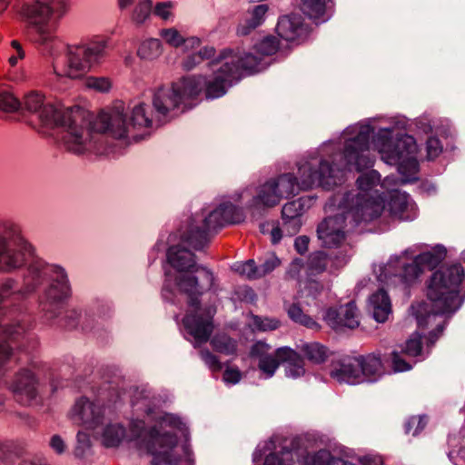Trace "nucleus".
I'll return each mask as SVG.
<instances>
[{
    "instance_id": "1",
    "label": "nucleus",
    "mask_w": 465,
    "mask_h": 465,
    "mask_svg": "<svg viewBox=\"0 0 465 465\" xmlns=\"http://www.w3.org/2000/svg\"><path fill=\"white\" fill-rule=\"evenodd\" d=\"M349 133L355 135L345 140L343 152L333 154L331 161L312 157L310 161L297 163L298 176L286 173L261 185L249 205L252 214H261L262 210L279 204L282 198L292 197L301 190H309L315 185L331 190L343 182L346 170L361 172L371 167L370 138L374 133L373 126L351 127Z\"/></svg>"
},
{
    "instance_id": "2",
    "label": "nucleus",
    "mask_w": 465,
    "mask_h": 465,
    "mask_svg": "<svg viewBox=\"0 0 465 465\" xmlns=\"http://www.w3.org/2000/svg\"><path fill=\"white\" fill-rule=\"evenodd\" d=\"M465 272L460 263L440 266L427 282V300L411 304L412 314L420 328L435 324L429 332L428 345H434L444 331L447 318L462 304L460 287Z\"/></svg>"
},
{
    "instance_id": "3",
    "label": "nucleus",
    "mask_w": 465,
    "mask_h": 465,
    "mask_svg": "<svg viewBox=\"0 0 465 465\" xmlns=\"http://www.w3.org/2000/svg\"><path fill=\"white\" fill-rule=\"evenodd\" d=\"M212 79L203 75L183 76L171 86H161L154 91L153 106L157 114L159 125L174 116L192 109L193 100L204 90L207 99L223 96L228 87L239 82L237 69L231 64L220 63Z\"/></svg>"
},
{
    "instance_id": "4",
    "label": "nucleus",
    "mask_w": 465,
    "mask_h": 465,
    "mask_svg": "<svg viewBox=\"0 0 465 465\" xmlns=\"http://www.w3.org/2000/svg\"><path fill=\"white\" fill-rule=\"evenodd\" d=\"M353 193H336L330 203L338 207L339 213L324 218L317 226V236L325 248H337L346 239V233L361 223H370L382 213L381 203L355 200Z\"/></svg>"
},
{
    "instance_id": "5",
    "label": "nucleus",
    "mask_w": 465,
    "mask_h": 465,
    "mask_svg": "<svg viewBox=\"0 0 465 465\" xmlns=\"http://www.w3.org/2000/svg\"><path fill=\"white\" fill-rule=\"evenodd\" d=\"M68 0H34L24 3L19 10L27 22L29 39L54 56L64 49V44L54 35L49 21L61 18L67 10Z\"/></svg>"
},
{
    "instance_id": "6",
    "label": "nucleus",
    "mask_w": 465,
    "mask_h": 465,
    "mask_svg": "<svg viewBox=\"0 0 465 465\" xmlns=\"http://www.w3.org/2000/svg\"><path fill=\"white\" fill-rule=\"evenodd\" d=\"M24 110L37 114L40 121L47 126L66 128L69 134L66 138L69 148L74 152H82L84 138L77 124L79 123L80 128L89 124L86 110L80 106L60 109L50 102H45L44 95L37 92L25 96L20 111Z\"/></svg>"
},
{
    "instance_id": "7",
    "label": "nucleus",
    "mask_w": 465,
    "mask_h": 465,
    "mask_svg": "<svg viewBox=\"0 0 465 465\" xmlns=\"http://www.w3.org/2000/svg\"><path fill=\"white\" fill-rule=\"evenodd\" d=\"M167 261L179 274L175 285L181 293L190 297V303L196 305L198 296L210 291L213 286V272L195 261V254L182 244L172 245L166 253Z\"/></svg>"
},
{
    "instance_id": "8",
    "label": "nucleus",
    "mask_w": 465,
    "mask_h": 465,
    "mask_svg": "<svg viewBox=\"0 0 465 465\" xmlns=\"http://www.w3.org/2000/svg\"><path fill=\"white\" fill-rule=\"evenodd\" d=\"M244 217L242 209L230 202L223 203L203 219L199 220L197 214L188 218L185 229L179 230L181 241L201 251L210 242L209 233L212 231H217L226 224L240 223Z\"/></svg>"
},
{
    "instance_id": "9",
    "label": "nucleus",
    "mask_w": 465,
    "mask_h": 465,
    "mask_svg": "<svg viewBox=\"0 0 465 465\" xmlns=\"http://www.w3.org/2000/svg\"><path fill=\"white\" fill-rule=\"evenodd\" d=\"M131 433L140 449L153 456L152 465H180L182 457L175 450L178 443L175 433L162 431L157 425L147 430L141 420L131 423Z\"/></svg>"
},
{
    "instance_id": "10",
    "label": "nucleus",
    "mask_w": 465,
    "mask_h": 465,
    "mask_svg": "<svg viewBox=\"0 0 465 465\" xmlns=\"http://www.w3.org/2000/svg\"><path fill=\"white\" fill-rule=\"evenodd\" d=\"M383 371L381 355L370 353L332 360L330 375L340 383L359 384L377 381Z\"/></svg>"
},
{
    "instance_id": "11",
    "label": "nucleus",
    "mask_w": 465,
    "mask_h": 465,
    "mask_svg": "<svg viewBox=\"0 0 465 465\" xmlns=\"http://www.w3.org/2000/svg\"><path fill=\"white\" fill-rule=\"evenodd\" d=\"M32 324L29 320L23 319L15 324L0 322V380L8 370V364L15 356V349L25 354V362L31 361L30 353L37 347V341L31 331Z\"/></svg>"
},
{
    "instance_id": "12",
    "label": "nucleus",
    "mask_w": 465,
    "mask_h": 465,
    "mask_svg": "<svg viewBox=\"0 0 465 465\" xmlns=\"http://www.w3.org/2000/svg\"><path fill=\"white\" fill-rule=\"evenodd\" d=\"M146 107L148 106L144 103L135 104L129 116L120 107H115L111 114L101 111L91 126L102 133L109 132L115 139L124 138L130 127L136 129L153 126V119L149 116Z\"/></svg>"
},
{
    "instance_id": "13",
    "label": "nucleus",
    "mask_w": 465,
    "mask_h": 465,
    "mask_svg": "<svg viewBox=\"0 0 465 465\" xmlns=\"http://www.w3.org/2000/svg\"><path fill=\"white\" fill-rule=\"evenodd\" d=\"M107 42L104 40L93 41L87 44L67 47L66 66L63 74L54 70L58 75H65L72 79L84 75L93 65L98 64L105 57Z\"/></svg>"
},
{
    "instance_id": "14",
    "label": "nucleus",
    "mask_w": 465,
    "mask_h": 465,
    "mask_svg": "<svg viewBox=\"0 0 465 465\" xmlns=\"http://www.w3.org/2000/svg\"><path fill=\"white\" fill-rule=\"evenodd\" d=\"M280 363L285 364V374L290 378H299L305 373L303 358L290 347H281L274 356L269 355L259 360L258 367L267 376L272 377Z\"/></svg>"
},
{
    "instance_id": "15",
    "label": "nucleus",
    "mask_w": 465,
    "mask_h": 465,
    "mask_svg": "<svg viewBox=\"0 0 465 465\" xmlns=\"http://www.w3.org/2000/svg\"><path fill=\"white\" fill-rule=\"evenodd\" d=\"M202 296H198V303L196 305H192L190 303V297H187L190 312L183 320V326L188 333L199 343L206 342L210 339L213 329L212 320L215 312L213 307H208L202 312Z\"/></svg>"
},
{
    "instance_id": "16",
    "label": "nucleus",
    "mask_w": 465,
    "mask_h": 465,
    "mask_svg": "<svg viewBox=\"0 0 465 465\" xmlns=\"http://www.w3.org/2000/svg\"><path fill=\"white\" fill-rule=\"evenodd\" d=\"M390 133L378 134L382 141L381 157L390 164H396L404 158L414 155L417 151L416 141L411 135L403 134L392 140Z\"/></svg>"
},
{
    "instance_id": "17",
    "label": "nucleus",
    "mask_w": 465,
    "mask_h": 465,
    "mask_svg": "<svg viewBox=\"0 0 465 465\" xmlns=\"http://www.w3.org/2000/svg\"><path fill=\"white\" fill-rule=\"evenodd\" d=\"M38 386L39 381L35 373L23 368L15 373L9 388L18 403L29 405L38 396Z\"/></svg>"
},
{
    "instance_id": "18",
    "label": "nucleus",
    "mask_w": 465,
    "mask_h": 465,
    "mask_svg": "<svg viewBox=\"0 0 465 465\" xmlns=\"http://www.w3.org/2000/svg\"><path fill=\"white\" fill-rule=\"evenodd\" d=\"M380 181L381 174L376 170L362 173L356 180L357 189L345 192L344 193H353L352 197L355 200L359 199L364 203H381L383 213L385 198L377 190H373L374 187L379 185Z\"/></svg>"
},
{
    "instance_id": "19",
    "label": "nucleus",
    "mask_w": 465,
    "mask_h": 465,
    "mask_svg": "<svg viewBox=\"0 0 465 465\" xmlns=\"http://www.w3.org/2000/svg\"><path fill=\"white\" fill-rule=\"evenodd\" d=\"M324 320L336 331L343 328L355 329L360 324L358 310L352 301L339 307H330L325 312Z\"/></svg>"
},
{
    "instance_id": "20",
    "label": "nucleus",
    "mask_w": 465,
    "mask_h": 465,
    "mask_svg": "<svg viewBox=\"0 0 465 465\" xmlns=\"http://www.w3.org/2000/svg\"><path fill=\"white\" fill-rule=\"evenodd\" d=\"M277 35L287 42H302L309 35V26L299 14L282 15L276 25Z\"/></svg>"
},
{
    "instance_id": "21",
    "label": "nucleus",
    "mask_w": 465,
    "mask_h": 465,
    "mask_svg": "<svg viewBox=\"0 0 465 465\" xmlns=\"http://www.w3.org/2000/svg\"><path fill=\"white\" fill-rule=\"evenodd\" d=\"M231 64L237 69L239 74V81L244 76V73L251 74L261 70V58L251 54L246 53L243 55L232 54L230 49H224L219 54V57L213 61V64L218 63Z\"/></svg>"
},
{
    "instance_id": "22",
    "label": "nucleus",
    "mask_w": 465,
    "mask_h": 465,
    "mask_svg": "<svg viewBox=\"0 0 465 465\" xmlns=\"http://www.w3.org/2000/svg\"><path fill=\"white\" fill-rule=\"evenodd\" d=\"M74 419L79 420L87 429H94L103 423V408L90 401L87 398H80L74 407Z\"/></svg>"
},
{
    "instance_id": "23",
    "label": "nucleus",
    "mask_w": 465,
    "mask_h": 465,
    "mask_svg": "<svg viewBox=\"0 0 465 465\" xmlns=\"http://www.w3.org/2000/svg\"><path fill=\"white\" fill-rule=\"evenodd\" d=\"M385 198L384 210L388 208L390 215L400 221L411 220L412 216L409 208V195L399 190H391L381 193Z\"/></svg>"
},
{
    "instance_id": "24",
    "label": "nucleus",
    "mask_w": 465,
    "mask_h": 465,
    "mask_svg": "<svg viewBox=\"0 0 465 465\" xmlns=\"http://www.w3.org/2000/svg\"><path fill=\"white\" fill-rule=\"evenodd\" d=\"M369 311L378 322H385L391 312V299L383 289H379L369 299Z\"/></svg>"
},
{
    "instance_id": "25",
    "label": "nucleus",
    "mask_w": 465,
    "mask_h": 465,
    "mask_svg": "<svg viewBox=\"0 0 465 465\" xmlns=\"http://www.w3.org/2000/svg\"><path fill=\"white\" fill-rule=\"evenodd\" d=\"M88 116L86 117L88 122H89V124L84 126V127H81L80 126H77V129H79V133L83 135V138H84V141H83V149H82V152H74V150L73 149H70L69 146H68V143L66 141V138H68V131L66 128H63L64 131H65V134L63 136V139L64 141V144L67 148L68 151H71L76 154H82L84 153L86 150H92L93 148H95V145H92L93 143H97L98 141V138H100L101 136H103V134H111L109 132H99V131H96L94 129L92 128V124L94 122L96 121V116L94 117L90 112H88ZM79 125V124H77Z\"/></svg>"
},
{
    "instance_id": "26",
    "label": "nucleus",
    "mask_w": 465,
    "mask_h": 465,
    "mask_svg": "<svg viewBox=\"0 0 465 465\" xmlns=\"http://www.w3.org/2000/svg\"><path fill=\"white\" fill-rule=\"evenodd\" d=\"M304 357L314 364L325 362L331 354L329 348L320 342H304L301 346Z\"/></svg>"
},
{
    "instance_id": "27",
    "label": "nucleus",
    "mask_w": 465,
    "mask_h": 465,
    "mask_svg": "<svg viewBox=\"0 0 465 465\" xmlns=\"http://www.w3.org/2000/svg\"><path fill=\"white\" fill-rule=\"evenodd\" d=\"M447 250L443 245H436L431 251L422 252L416 256L421 268L430 270L436 268L445 258Z\"/></svg>"
},
{
    "instance_id": "28",
    "label": "nucleus",
    "mask_w": 465,
    "mask_h": 465,
    "mask_svg": "<svg viewBox=\"0 0 465 465\" xmlns=\"http://www.w3.org/2000/svg\"><path fill=\"white\" fill-rule=\"evenodd\" d=\"M287 314L289 318L297 324L313 331L321 329V325L313 318L306 314L299 303L294 302L289 305Z\"/></svg>"
},
{
    "instance_id": "29",
    "label": "nucleus",
    "mask_w": 465,
    "mask_h": 465,
    "mask_svg": "<svg viewBox=\"0 0 465 465\" xmlns=\"http://www.w3.org/2000/svg\"><path fill=\"white\" fill-rule=\"evenodd\" d=\"M125 435V429L120 424H109L104 429L103 440L107 448L116 447Z\"/></svg>"
},
{
    "instance_id": "30",
    "label": "nucleus",
    "mask_w": 465,
    "mask_h": 465,
    "mask_svg": "<svg viewBox=\"0 0 465 465\" xmlns=\"http://www.w3.org/2000/svg\"><path fill=\"white\" fill-rule=\"evenodd\" d=\"M397 262L401 266L399 276L405 283L414 282L423 272V268L420 267L416 258L410 263H403L400 258H397Z\"/></svg>"
},
{
    "instance_id": "31",
    "label": "nucleus",
    "mask_w": 465,
    "mask_h": 465,
    "mask_svg": "<svg viewBox=\"0 0 465 465\" xmlns=\"http://www.w3.org/2000/svg\"><path fill=\"white\" fill-rule=\"evenodd\" d=\"M215 54V49L212 46H204L197 53H193L187 55L183 61V67L186 71L193 70L196 65L201 64L203 60L213 57Z\"/></svg>"
},
{
    "instance_id": "32",
    "label": "nucleus",
    "mask_w": 465,
    "mask_h": 465,
    "mask_svg": "<svg viewBox=\"0 0 465 465\" xmlns=\"http://www.w3.org/2000/svg\"><path fill=\"white\" fill-rule=\"evenodd\" d=\"M211 344L215 351L223 353L225 355H232L236 352L237 350L236 341L225 334L215 335L212 339Z\"/></svg>"
},
{
    "instance_id": "33",
    "label": "nucleus",
    "mask_w": 465,
    "mask_h": 465,
    "mask_svg": "<svg viewBox=\"0 0 465 465\" xmlns=\"http://www.w3.org/2000/svg\"><path fill=\"white\" fill-rule=\"evenodd\" d=\"M327 0H302V11L312 19H320L325 14Z\"/></svg>"
},
{
    "instance_id": "34",
    "label": "nucleus",
    "mask_w": 465,
    "mask_h": 465,
    "mask_svg": "<svg viewBox=\"0 0 465 465\" xmlns=\"http://www.w3.org/2000/svg\"><path fill=\"white\" fill-rule=\"evenodd\" d=\"M161 54V41L156 38H150L143 41L138 50L137 55L142 59L151 60Z\"/></svg>"
},
{
    "instance_id": "35",
    "label": "nucleus",
    "mask_w": 465,
    "mask_h": 465,
    "mask_svg": "<svg viewBox=\"0 0 465 465\" xmlns=\"http://www.w3.org/2000/svg\"><path fill=\"white\" fill-rule=\"evenodd\" d=\"M399 172L405 177L408 182H414L417 177L414 175L419 172V163L414 155L404 158L397 163Z\"/></svg>"
},
{
    "instance_id": "36",
    "label": "nucleus",
    "mask_w": 465,
    "mask_h": 465,
    "mask_svg": "<svg viewBox=\"0 0 465 465\" xmlns=\"http://www.w3.org/2000/svg\"><path fill=\"white\" fill-rule=\"evenodd\" d=\"M328 265V256L322 251L310 254L307 262L308 270L312 274H319L324 272Z\"/></svg>"
},
{
    "instance_id": "37",
    "label": "nucleus",
    "mask_w": 465,
    "mask_h": 465,
    "mask_svg": "<svg viewBox=\"0 0 465 465\" xmlns=\"http://www.w3.org/2000/svg\"><path fill=\"white\" fill-rule=\"evenodd\" d=\"M82 312L78 309H68L64 312V315L58 321L59 326L67 330L75 329L82 321Z\"/></svg>"
},
{
    "instance_id": "38",
    "label": "nucleus",
    "mask_w": 465,
    "mask_h": 465,
    "mask_svg": "<svg viewBox=\"0 0 465 465\" xmlns=\"http://www.w3.org/2000/svg\"><path fill=\"white\" fill-rule=\"evenodd\" d=\"M132 405L136 411L144 412L146 416H151L154 412L148 392L143 390L134 396Z\"/></svg>"
},
{
    "instance_id": "39",
    "label": "nucleus",
    "mask_w": 465,
    "mask_h": 465,
    "mask_svg": "<svg viewBox=\"0 0 465 465\" xmlns=\"http://www.w3.org/2000/svg\"><path fill=\"white\" fill-rule=\"evenodd\" d=\"M303 202L304 200L302 198H299L298 200L285 203L282 209V219L301 218L304 208Z\"/></svg>"
},
{
    "instance_id": "40",
    "label": "nucleus",
    "mask_w": 465,
    "mask_h": 465,
    "mask_svg": "<svg viewBox=\"0 0 465 465\" xmlns=\"http://www.w3.org/2000/svg\"><path fill=\"white\" fill-rule=\"evenodd\" d=\"M20 450L13 442L0 443V460L5 465L13 464L19 457Z\"/></svg>"
},
{
    "instance_id": "41",
    "label": "nucleus",
    "mask_w": 465,
    "mask_h": 465,
    "mask_svg": "<svg viewBox=\"0 0 465 465\" xmlns=\"http://www.w3.org/2000/svg\"><path fill=\"white\" fill-rule=\"evenodd\" d=\"M152 6L151 0H141L134 9L132 20L138 25L143 24L151 15Z\"/></svg>"
},
{
    "instance_id": "42",
    "label": "nucleus",
    "mask_w": 465,
    "mask_h": 465,
    "mask_svg": "<svg viewBox=\"0 0 465 465\" xmlns=\"http://www.w3.org/2000/svg\"><path fill=\"white\" fill-rule=\"evenodd\" d=\"M292 459V450L289 447H282L279 452L272 451L266 455L264 465H284L286 461Z\"/></svg>"
},
{
    "instance_id": "43",
    "label": "nucleus",
    "mask_w": 465,
    "mask_h": 465,
    "mask_svg": "<svg viewBox=\"0 0 465 465\" xmlns=\"http://www.w3.org/2000/svg\"><path fill=\"white\" fill-rule=\"evenodd\" d=\"M22 109V103L8 92L0 93V111L17 112Z\"/></svg>"
},
{
    "instance_id": "44",
    "label": "nucleus",
    "mask_w": 465,
    "mask_h": 465,
    "mask_svg": "<svg viewBox=\"0 0 465 465\" xmlns=\"http://www.w3.org/2000/svg\"><path fill=\"white\" fill-rule=\"evenodd\" d=\"M235 271L242 275H245L249 280H256L261 278L259 267L254 260H248L243 263L236 266Z\"/></svg>"
},
{
    "instance_id": "45",
    "label": "nucleus",
    "mask_w": 465,
    "mask_h": 465,
    "mask_svg": "<svg viewBox=\"0 0 465 465\" xmlns=\"http://www.w3.org/2000/svg\"><path fill=\"white\" fill-rule=\"evenodd\" d=\"M279 48V42L274 36H267L257 45V51L262 55H272Z\"/></svg>"
},
{
    "instance_id": "46",
    "label": "nucleus",
    "mask_w": 465,
    "mask_h": 465,
    "mask_svg": "<svg viewBox=\"0 0 465 465\" xmlns=\"http://www.w3.org/2000/svg\"><path fill=\"white\" fill-rule=\"evenodd\" d=\"M333 456L327 450H320L306 457L308 465H331Z\"/></svg>"
},
{
    "instance_id": "47",
    "label": "nucleus",
    "mask_w": 465,
    "mask_h": 465,
    "mask_svg": "<svg viewBox=\"0 0 465 465\" xmlns=\"http://www.w3.org/2000/svg\"><path fill=\"white\" fill-rule=\"evenodd\" d=\"M280 263L281 262L279 258L274 253L269 254L258 266L261 278L272 272L276 267L280 265Z\"/></svg>"
},
{
    "instance_id": "48",
    "label": "nucleus",
    "mask_w": 465,
    "mask_h": 465,
    "mask_svg": "<svg viewBox=\"0 0 465 465\" xmlns=\"http://www.w3.org/2000/svg\"><path fill=\"white\" fill-rule=\"evenodd\" d=\"M86 86L99 92H107L111 87V83L105 77L90 76L86 79Z\"/></svg>"
},
{
    "instance_id": "49",
    "label": "nucleus",
    "mask_w": 465,
    "mask_h": 465,
    "mask_svg": "<svg viewBox=\"0 0 465 465\" xmlns=\"http://www.w3.org/2000/svg\"><path fill=\"white\" fill-rule=\"evenodd\" d=\"M253 323L255 327L262 331H273L279 328L280 322L276 319L254 317Z\"/></svg>"
},
{
    "instance_id": "50",
    "label": "nucleus",
    "mask_w": 465,
    "mask_h": 465,
    "mask_svg": "<svg viewBox=\"0 0 465 465\" xmlns=\"http://www.w3.org/2000/svg\"><path fill=\"white\" fill-rule=\"evenodd\" d=\"M422 351V342L420 338H411L409 339L406 343L405 347L402 350V352L411 356L416 357L421 353Z\"/></svg>"
},
{
    "instance_id": "51",
    "label": "nucleus",
    "mask_w": 465,
    "mask_h": 465,
    "mask_svg": "<svg viewBox=\"0 0 465 465\" xmlns=\"http://www.w3.org/2000/svg\"><path fill=\"white\" fill-rule=\"evenodd\" d=\"M161 35L171 45L174 47L181 46L183 37L174 28L163 29Z\"/></svg>"
},
{
    "instance_id": "52",
    "label": "nucleus",
    "mask_w": 465,
    "mask_h": 465,
    "mask_svg": "<svg viewBox=\"0 0 465 465\" xmlns=\"http://www.w3.org/2000/svg\"><path fill=\"white\" fill-rule=\"evenodd\" d=\"M201 359L203 362L209 366L213 371H219L222 370L223 365L219 359L208 350H203L200 351Z\"/></svg>"
},
{
    "instance_id": "53",
    "label": "nucleus",
    "mask_w": 465,
    "mask_h": 465,
    "mask_svg": "<svg viewBox=\"0 0 465 465\" xmlns=\"http://www.w3.org/2000/svg\"><path fill=\"white\" fill-rule=\"evenodd\" d=\"M390 358L395 371H406L411 369V365L407 362L397 351H392L390 354Z\"/></svg>"
},
{
    "instance_id": "54",
    "label": "nucleus",
    "mask_w": 465,
    "mask_h": 465,
    "mask_svg": "<svg viewBox=\"0 0 465 465\" xmlns=\"http://www.w3.org/2000/svg\"><path fill=\"white\" fill-rule=\"evenodd\" d=\"M268 9V5L265 4L258 5L252 10L248 18L256 23L255 25L259 26L262 24Z\"/></svg>"
},
{
    "instance_id": "55",
    "label": "nucleus",
    "mask_w": 465,
    "mask_h": 465,
    "mask_svg": "<svg viewBox=\"0 0 465 465\" xmlns=\"http://www.w3.org/2000/svg\"><path fill=\"white\" fill-rule=\"evenodd\" d=\"M426 149L429 159H434L439 156L442 151L440 142L436 137H429L426 142Z\"/></svg>"
},
{
    "instance_id": "56",
    "label": "nucleus",
    "mask_w": 465,
    "mask_h": 465,
    "mask_svg": "<svg viewBox=\"0 0 465 465\" xmlns=\"http://www.w3.org/2000/svg\"><path fill=\"white\" fill-rule=\"evenodd\" d=\"M159 426L162 428L163 426H169L171 428H175L178 430H182L183 426V421L179 417L174 416L173 414L165 413L164 415L158 418Z\"/></svg>"
},
{
    "instance_id": "57",
    "label": "nucleus",
    "mask_w": 465,
    "mask_h": 465,
    "mask_svg": "<svg viewBox=\"0 0 465 465\" xmlns=\"http://www.w3.org/2000/svg\"><path fill=\"white\" fill-rule=\"evenodd\" d=\"M270 349L271 346L269 344L262 341H258L252 345L250 350V355L251 357H259L260 359H262V357H266L270 355L267 353Z\"/></svg>"
},
{
    "instance_id": "58",
    "label": "nucleus",
    "mask_w": 465,
    "mask_h": 465,
    "mask_svg": "<svg viewBox=\"0 0 465 465\" xmlns=\"http://www.w3.org/2000/svg\"><path fill=\"white\" fill-rule=\"evenodd\" d=\"M256 23L251 21L248 17H245L237 27V35H248L253 31L256 27H258Z\"/></svg>"
},
{
    "instance_id": "59",
    "label": "nucleus",
    "mask_w": 465,
    "mask_h": 465,
    "mask_svg": "<svg viewBox=\"0 0 465 465\" xmlns=\"http://www.w3.org/2000/svg\"><path fill=\"white\" fill-rule=\"evenodd\" d=\"M282 221L283 228L290 235L296 234L302 226L301 218L286 219Z\"/></svg>"
},
{
    "instance_id": "60",
    "label": "nucleus",
    "mask_w": 465,
    "mask_h": 465,
    "mask_svg": "<svg viewBox=\"0 0 465 465\" xmlns=\"http://www.w3.org/2000/svg\"><path fill=\"white\" fill-rule=\"evenodd\" d=\"M49 445L57 454H63L66 450L65 442L61 436L57 434L52 436Z\"/></svg>"
},
{
    "instance_id": "61",
    "label": "nucleus",
    "mask_w": 465,
    "mask_h": 465,
    "mask_svg": "<svg viewBox=\"0 0 465 465\" xmlns=\"http://www.w3.org/2000/svg\"><path fill=\"white\" fill-rule=\"evenodd\" d=\"M310 239L306 235L299 236L294 241V248L300 254H304L308 251Z\"/></svg>"
},
{
    "instance_id": "62",
    "label": "nucleus",
    "mask_w": 465,
    "mask_h": 465,
    "mask_svg": "<svg viewBox=\"0 0 465 465\" xmlns=\"http://www.w3.org/2000/svg\"><path fill=\"white\" fill-rule=\"evenodd\" d=\"M242 374L237 369H226L223 372L224 381L232 384H236L240 381Z\"/></svg>"
},
{
    "instance_id": "63",
    "label": "nucleus",
    "mask_w": 465,
    "mask_h": 465,
    "mask_svg": "<svg viewBox=\"0 0 465 465\" xmlns=\"http://www.w3.org/2000/svg\"><path fill=\"white\" fill-rule=\"evenodd\" d=\"M169 7H171L170 2L157 3L154 7V14L163 19H167L169 16V12L166 11V9Z\"/></svg>"
},
{
    "instance_id": "64",
    "label": "nucleus",
    "mask_w": 465,
    "mask_h": 465,
    "mask_svg": "<svg viewBox=\"0 0 465 465\" xmlns=\"http://www.w3.org/2000/svg\"><path fill=\"white\" fill-rule=\"evenodd\" d=\"M200 44H201L200 38L192 36V37H188V38H183L182 45H183L185 49H193L196 46H199Z\"/></svg>"
}]
</instances>
